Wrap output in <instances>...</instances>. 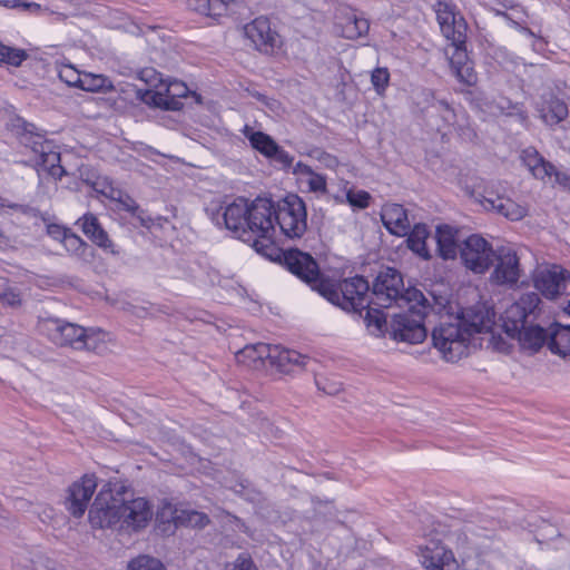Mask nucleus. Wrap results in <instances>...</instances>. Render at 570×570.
I'll list each match as a JSON object with an SVG mask.
<instances>
[{"label": "nucleus", "instance_id": "7", "mask_svg": "<svg viewBox=\"0 0 570 570\" xmlns=\"http://www.w3.org/2000/svg\"><path fill=\"white\" fill-rule=\"evenodd\" d=\"M433 346L446 362H458L468 355L470 337L460 315H442L432 331Z\"/></svg>", "mask_w": 570, "mask_h": 570}, {"label": "nucleus", "instance_id": "29", "mask_svg": "<svg viewBox=\"0 0 570 570\" xmlns=\"http://www.w3.org/2000/svg\"><path fill=\"white\" fill-rule=\"evenodd\" d=\"M82 232L99 247L109 249L112 247V242L109 239L107 233L100 226L97 217L92 214H86L78 220Z\"/></svg>", "mask_w": 570, "mask_h": 570}, {"label": "nucleus", "instance_id": "47", "mask_svg": "<svg viewBox=\"0 0 570 570\" xmlns=\"http://www.w3.org/2000/svg\"><path fill=\"white\" fill-rule=\"evenodd\" d=\"M347 200L348 203L354 206V207H357V208H366L370 204V194L367 191H364V190H358V191H348L347 195Z\"/></svg>", "mask_w": 570, "mask_h": 570}, {"label": "nucleus", "instance_id": "60", "mask_svg": "<svg viewBox=\"0 0 570 570\" xmlns=\"http://www.w3.org/2000/svg\"><path fill=\"white\" fill-rule=\"evenodd\" d=\"M138 218L144 227H150L151 218H145L142 216H138Z\"/></svg>", "mask_w": 570, "mask_h": 570}, {"label": "nucleus", "instance_id": "26", "mask_svg": "<svg viewBox=\"0 0 570 570\" xmlns=\"http://www.w3.org/2000/svg\"><path fill=\"white\" fill-rule=\"evenodd\" d=\"M548 348L562 358L570 357V325L558 322L549 325Z\"/></svg>", "mask_w": 570, "mask_h": 570}, {"label": "nucleus", "instance_id": "10", "mask_svg": "<svg viewBox=\"0 0 570 570\" xmlns=\"http://www.w3.org/2000/svg\"><path fill=\"white\" fill-rule=\"evenodd\" d=\"M275 222L288 238H301L307 229L305 203L297 195L289 194L275 205Z\"/></svg>", "mask_w": 570, "mask_h": 570}, {"label": "nucleus", "instance_id": "23", "mask_svg": "<svg viewBox=\"0 0 570 570\" xmlns=\"http://www.w3.org/2000/svg\"><path fill=\"white\" fill-rule=\"evenodd\" d=\"M268 354L267 362L283 373L292 372L294 366H305L308 360L307 356L279 345H269Z\"/></svg>", "mask_w": 570, "mask_h": 570}, {"label": "nucleus", "instance_id": "38", "mask_svg": "<svg viewBox=\"0 0 570 570\" xmlns=\"http://www.w3.org/2000/svg\"><path fill=\"white\" fill-rule=\"evenodd\" d=\"M179 518V525L185 527L202 529L209 523V518L207 514L191 509H181Z\"/></svg>", "mask_w": 570, "mask_h": 570}, {"label": "nucleus", "instance_id": "56", "mask_svg": "<svg viewBox=\"0 0 570 570\" xmlns=\"http://www.w3.org/2000/svg\"><path fill=\"white\" fill-rule=\"evenodd\" d=\"M294 173L303 174V175H308L309 176L313 171H312V169L307 165H304L302 163H297L295 168H294Z\"/></svg>", "mask_w": 570, "mask_h": 570}, {"label": "nucleus", "instance_id": "8", "mask_svg": "<svg viewBox=\"0 0 570 570\" xmlns=\"http://www.w3.org/2000/svg\"><path fill=\"white\" fill-rule=\"evenodd\" d=\"M275 205L271 199L256 198L249 205L246 236L256 252L267 255L275 235Z\"/></svg>", "mask_w": 570, "mask_h": 570}, {"label": "nucleus", "instance_id": "37", "mask_svg": "<svg viewBox=\"0 0 570 570\" xmlns=\"http://www.w3.org/2000/svg\"><path fill=\"white\" fill-rule=\"evenodd\" d=\"M445 112H446V115H444L443 118L446 121H451L452 119H454L452 125L459 129V131L463 138L471 140L476 136L474 129L471 128L469 124L465 125L462 121H460L459 119H456L459 117L461 118V120H463L465 118V109H459V114H456L455 109L448 108V109H445Z\"/></svg>", "mask_w": 570, "mask_h": 570}, {"label": "nucleus", "instance_id": "39", "mask_svg": "<svg viewBox=\"0 0 570 570\" xmlns=\"http://www.w3.org/2000/svg\"><path fill=\"white\" fill-rule=\"evenodd\" d=\"M180 511L181 509H177L173 503L164 501L156 512V520L161 523L179 525Z\"/></svg>", "mask_w": 570, "mask_h": 570}, {"label": "nucleus", "instance_id": "13", "mask_svg": "<svg viewBox=\"0 0 570 570\" xmlns=\"http://www.w3.org/2000/svg\"><path fill=\"white\" fill-rule=\"evenodd\" d=\"M533 285L546 298L556 299L566 294L570 273L560 265H541L532 276Z\"/></svg>", "mask_w": 570, "mask_h": 570}, {"label": "nucleus", "instance_id": "41", "mask_svg": "<svg viewBox=\"0 0 570 570\" xmlns=\"http://www.w3.org/2000/svg\"><path fill=\"white\" fill-rule=\"evenodd\" d=\"M538 117L549 126L558 125L568 116V109H538Z\"/></svg>", "mask_w": 570, "mask_h": 570}, {"label": "nucleus", "instance_id": "28", "mask_svg": "<svg viewBox=\"0 0 570 570\" xmlns=\"http://www.w3.org/2000/svg\"><path fill=\"white\" fill-rule=\"evenodd\" d=\"M49 233H57L62 236L61 242L65 248L76 255L77 257L88 262L92 255V248L85 243L79 236L68 233L67 230H60L57 226L49 227Z\"/></svg>", "mask_w": 570, "mask_h": 570}, {"label": "nucleus", "instance_id": "44", "mask_svg": "<svg viewBox=\"0 0 570 570\" xmlns=\"http://www.w3.org/2000/svg\"><path fill=\"white\" fill-rule=\"evenodd\" d=\"M390 73L386 68H376L371 75V81L377 94H382L387 87Z\"/></svg>", "mask_w": 570, "mask_h": 570}, {"label": "nucleus", "instance_id": "3", "mask_svg": "<svg viewBox=\"0 0 570 570\" xmlns=\"http://www.w3.org/2000/svg\"><path fill=\"white\" fill-rule=\"evenodd\" d=\"M541 298L537 293L523 294L518 301L509 305L501 315L502 330L515 338L520 347L530 353L539 352L548 346L549 326L538 322L541 313Z\"/></svg>", "mask_w": 570, "mask_h": 570}, {"label": "nucleus", "instance_id": "17", "mask_svg": "<svg viewBox=\"0 0 570 570\" xmlns=\"http://www.w3.org/2000/svg\"><path fill=\"white\" fill-rule=\"evenodd\" d=\"M463 324V328L469 333L471 338L474 334L489 335V342L494 337L493 328L495 326V312L484 305L476 304L460 315Z\"/></svg>", "mask_w": 570, "mask_h": 570}, {"label": "nucleus", "instance_id": "64", "mask_svg": "<svg viewBox=\"0 0 570 570\" xmlns=\"http://www.w3.org/2000/svg\"><path fill=\"white\" fill-rule=\"evenodd\" d=\"M556 107H566L564 102L558 104Z\"/></svg>", "mask_w": 570, "mask_h": 570}, {"label": "nucleus", "instance_id": "54", "mask_svg": "<svg viewBox=\"0 0 570 570\" xmlns=\"http://www.w3.org/2000/svg\"><path fill=\"white\" fill-rule=\"evenodd\" d=\"M0 301L9 305H16L20 303L19 295L13 292L0 293Z\"/></svg>", "mask_w": 570, "mask_h": 570}, {"label": "nucleus", "instance_id": "34", "mask_svg": "<svg viewBox=\"0 0 570 570\" xmlns=\"http://www.w3.org/2000/svg\"><path fill=\"white\" fill-rule=\"evenodd\" d=\"M363 311H365L364 321L370 332L376 336L383 335L386 328V317L383 312L379 308L371 307V305Z\"/></svg>", "mask_w": 570, "mask_h": 570}, {"label": "nucleus", "instance_id": "62", "mask_svg": "<svg viewBox=\"0 0 570 570\" xmlns=\"http://www.w3.org/2000/svg\"><path fill=\"white\" fill-rule=\"evenodd\" d=\"M26 503H27V502H26L24 500H19V501L17 502V505H18L20 509H22V508H24Z\"/></svg>", "mask_w": 570, "mask_h": 570}, {"label": "nucleus", "instance_id": "4", "mask_svg": "<svg viewBox=\"0 0 570 570\" xmlns=\"http://www.w3.org/2000/svg\"><path fill=\"white\" fill-rule=\"evenodd\" d=\"M137 79L141 80L146 88H137L126 83L120 91L125 99H135L147 107H184L177 99L185 98L189 105H203V97L195 90L177 79H165L153 67H146L136 71Z\"/></svg>", "mask_w": 570, "mask_h": 570}, {"label": "nucleus", "instance_id": "49", "mask_svg": "<svg viewBox=\"0 0 570 570\" xmlns=\"http://www.w3.org/2000/svg\"><path fill=\"white\" fill-rule=\"evenodd\" d=\"M308 186L312 191L322 193L326 189L325 178L321 175L312 173L308 177Z\"/></svg>", "mask_w": 570, "mask_h": 570}, {"label": "nucleus", "instance_id": "2", "mask_svg": "<svg viewBox=\"0 0 570 570\" xmlns=\"http://www.w3.org/2000/svg\"><path fill=\"white\" fill-rule=\"evenodd\" d=\"M154 511L148 500L136 498L125 501L120 491L106 483L89 509V522L94 528H114L139 531L148 525Z\"/></svg>", "mask_w": 570, "mask_h": 570}, {"label": "nucleus", "instance_id": "46", "mask_svg": "<svg viewBox=\"0 0 570 570\" xmlns=\"http://www.w3.org/2000/svg\"><path fill=\"white\" fill-rule=\"evenodd\" d=\"M100 335H101L100 330H95V328L86 330V334L81 338L85 343V346L81 350L98 352L100 348V343H101Z\"/></svg>", "mask_w": 570, "mask_h": 570}, {"label": "nucleus", "instance_id": "42", "mask_svg": "<svg viewBox=\"0 0 570 570\" xmlns=\"http://www.w3.org/2000/svg\"><path fill=\"white\" fill-rule=\"evenodd\" d=\"M368 21L364 18H354L353 21L348 22L345 27L347 38H357L365 35L368 31Z\"/></svg>", "mask_w": 570, "mask_h": 570}, {"label": "nucleus", "instance_id": "45", "mask_svg": "<svg viewBox=\"0 0 570 570\" xmlns=\"http://www.w3.org/2000/svg\"><path fill=\"white\" fill-rule=\"evenodd\" d=\"M82 73H80L72 66H62L59 70V78L68 86L79 87Z\"/></svg>", "mask_w": 570, "mask_h": 570}, {"label": "nucleus", "instance_id": "61", "mask_svg": "<svg viewBox=\"0 0 570 570\" xmlns=\"http://www.w3.org/2000/svg\"><path fill=\"white\" fill-rule=\"evenodd\" d=\"M257 100L263 104V105H266V106H269V102L267 100V97L263 96V95H258L257 97Z\"/></svg>", "mask_w": 570, "mask_h": 570}, {"label": "nucleus", "instance_id": "40", "mask_svg": "<svg viewBox=\"0 0 570 570\" xmlns=\"http://www.w3.org/2000/svg\"><path fill=\"white\" fill-rule=\"evenodd\" d=\"M127 570H166L164 564L151 557L139 556L131 560L128 564Z\"/></svg>", "mask_w": 570, "mask_h": 570}, {"label": "nucleus", "instance_id": "27", "mask_svg": "<svg viewBox=\"0 0 570 570\" xmlns=\"http://www.w3.org/2000/svg\"><path fill=\"white\" fill-rule=\"evenodd\" d=\"M521 160L538 179H544L546 177L550 178L554 171V166L544 160V158L532 147L522 150Z\"/></svg>", "mask_w": 570, "mask_h": 570}, {"label": "nucleus", "instance_id": "53", "mask_svg": "<svg viewBox=\"0 0 570 570\" xmlns=\"http://www.w3.org/2000/svg\"><path fill=\"white\" fill-rule=\"evenodd\" d=\"M552 176H554L556 183H558L560 186L567 188L570 191V176H568L564 173H560L554 168V171L552 173Z\"/></svg>", "mask_w": 570, "mask_h": 570}, {"label": "nucleus", "instance_id": "16", "mask_svg": "<svg viewBox=\"0 0 570 570\" xmlns=\"http://www.w3.org/2000/svg\"><path fill=\"white\" fill-rule=\"evenodd\" d=\"M42 327L49 340L59 346H69L75 350H81L85 346L81 338L86 334V328L82 326L61 320H46Z\"/></svg>", "mask_w": 570, "mask_h": 570}, {"label": "nucleus", "instance_id": "35", "mask_svg": "<svg viewBox=\"0 0 570 570\" xmlns=\"http://www.w3.org/2000/svg\"><path fill=\"white\" fill-rule=\"evenodd\" d=\"M28 57L29 55L24 49L13 48L0 41V65L20 67Z\"/></svg>", "mask_w": 570, "mask_h": 570}, {"label": "nucleus", "instance_id": "59", "mask_svg": "<svg viewBox=\"0 0 570 570\" xmlns=\"http://www.w3.org/2000/svg\"><path fill=\"white\" fill-rule=\"evenodd\" d=\"M322 389L327 394H335L340 391V387H337V386H330L328 389H326V387H322Z\"/></svg>", "mask_w": 570, "mask_h": 570}, {"label": "nucleus", "instance_id": "20", "mask_svg": "<svg viewBox=\"0 0 570 570\" xmlns=\"http://www.w3.org/2000/svg\"><path fill=\"white\" fill-rule=\"evenodd\" d=\"M445 53L450 57V66L455 77L468 86L474 85L478 77L473 63L468 57L465 45L446 48Z\"/></svg>", "mask_w": 570, "mask_h": 570}, {"label": "nucleus", "instance_id": "21", "mask_svg": "<svg viewBox=\"0 0 570 570\" xmlns=\"http://www.w3.org/2000/svg\"><path fill=\"white\" fill-rule=\"evenodd\" d=\"M476 199L487 210H494L511 220H520L527 215V208L503 196L478 195Z\"/></svg>", "mask_w": 570, "mask_h": 570}, {"label": "nucleus", "instance_id": "58", "mask_svg": "<svg viewBox=\"0 0 570 570\" xmlns=\"http://www.w3.org/2000/svg\"><path fill=\"white\" fill-rule=\"evenodd\" d=\"M239 487L242 488L240 490H236L237 493L239 494H243V495H246V498L250 501H255L256 500V497L258 495V493H256L255 495H249L247 493H244V491L246 490V485H244L243 483L239 484Z\"/></svg>", "mask_w": 570, "mask_h": 570}, {"label": "nucleus", "instance_id": "25", "mask_svg": "<svg viewBox=\"0 0 570 570\" xmlns=\"http://www.w3.org/2000/svg\"><path fill=\"white\" fill-rule=\"evenodd\" d=\"M435 239L439 255L443 259H454L460 254L461 242L458 238V230L449 225H441L436 228Z\"/></svg>", "mask_w": 570, "mask_h": 570}, {"label": "nucleus", "instance_id": "12", "mask_svg": "<svg viewBox=\"0 0 570 570\" xmlns=\"http://www.w3.org/2000/svg\"><path fill=\"white\" fill-rule=\"evenodd\" d=\"M249 205L246 199L237 198L225 207L220 206L218 209H207V212L216 224L219 225L222 218L226 229L243 242L250 243V238L246 236Z\"/></svg>", "mask_w": 570, "mask_h": 570}, {"label": "nucleus", "instance_id": "33", "mask_svg": "<svg viewBox=\"0 0 570 570\" xmlns=\"http://www.w3.org/2000/svg\"><path fill=\"white\" fill-rule=\"evenodd\" d=\"M244 135L250 141L252 147L263 155L272 157L275 154L277 144L268 135L262 131H254L248 126H245Z\"/></svg>", "mask_w": 570, "mask_h": 570}, {"label": "nucleus", "instance_id": "50", "mask_svg": "<svg viewBox=\"0 0 570 570\" xmlns=\"http://www.w3.org/2000/svg\"><path fill=\"white\" fill-rule=\"evenodd\" d=\"M498 16H501L503 19H505L510 27L519 30L520 32H522L529 37H535L534 32L531 29L521 26L520 22L514 20L509 13L498 12Z\"/></svg>", "mask_w": 570, "mask_h": 570}, {"label": "nucleus", "instance_id": "5", "mask_svg": "<svg viewBox=\"0 0 570 570\" xmlns=\"http://www.w3.org/2000/svg\"><path fill=\"white\" fill-rule=\"evenodd\" d=\"M414 302L404 304L407 307V312L395 314L391 322L389 334L390 336L399 342H405L409 344H419L426 337V328L424 320L430 316L431 313L439 314L445 307L442 298H436L434 295H425V301L422 304L413 306Z\"/></svg>", "mask_w": 570, "mask_h": 570}, {"label": "nucleus", "instance_id": "55", "mask_svg": "<svg viewBox=\"0 0 570 570\" xmlns=\"http://www.w3.org/2000/svg\"><path fill=\"white\" fill-rule=\"evenodd\" d=\"M13 524V521L11 520L9 513L7 512H0V525L4 528H10Z\"/></svg>", "mask_w": 570, "mask_h": 570}, {"label": "nucleus", "instance_id": "48", "mask_svg": "<svg viewBox=\"0 0 570 570\" xmlns=\"http://www.w3.org/2000/svg\"><path fill=\"white\" fill-rule=\"evenodd\" d=\"M229 570H258L252 558L246 553H240L230 564Z\"/></svg>", "mask_w": 570, "mask_h": 570}, {"label": "nucleus", "instance_id": "52", "mask_svg": "<svg viewBox=\"0 0 570 570\" xmlns=\"http://www.w3.org/2000/svg\"><path fill=\"white\" fill-rule=\"evenodd\" d=\"M122 309L125 312H128L130 313L131 315L136 316V317H139V318H144L147 316L148 314V311L146 307L144 306H138V305H134V304H130V303H126L124 306H122Z\"/></svg>", "mask_w": 570, "mask_h": 570}, {"label": "nucleus", "instance_id": "15", "mask_svg": "<svg viewBox=\"0 0 570 570\" xmlns=\"http://www.w3.org/2000/svg\"><path fill=\"white\" fill-rule=\"evenodd\" d=\"M491 281L498 285L513 286L521 276L520 262L517 253L510 247L495 249V259Z\"/></svg>", "mask_w": 570, "mask_h": 570}, {"label": "nucleus", "instance_id": "9", "mask_svg": "<svg viewBox=\"0 0 570 570\" xmlns=\"http://www.w3.org/2000/svg\"><path fill=\"white\" fill-rule=\"evenodd\" d=\"M11 131L19 138L20 144L30 147L41 157L42 165L46 166L51 176L61 178L66 171L60 163V154L51 149V144L43 139V135L38 128L22 118H14L9 124Z\"/></svg>", "mask_w": 570, "mask_h": 570}, {"label": "nucleus", "instance_id": "24", "mask_svg": "<svg viewBox=\"0 0 570 570\" xmlns=\"http://www.w3.org/2000/svg\"><path fill=\"white\" fill-rule=\"evenodd\" d=\"M420 560L428 570H444L453 562V553L439 542L420 547Z\"/></svg>", "mask_w": 570, "mask_h": 570}, {"label": "nucleus", "instance_id": "36", "mask_svg": "<svg viewBox=\"0 0 570 570\" xmlns=\"http://www.w3.org/2000/svg\"><path fill=\"white\" fill-rule=\"evenodd\" d=\"M79 88L86 91H99L111 89L112 83L107 77L102 75L82 73Z\"/></svg>", "mask_w": 570, "mask_h": 570}, {"label": "nucleus", "instance_id": "19", "mask_svg": "<svg viewBox=\"0 0 570 570\" xmlns=\"http://www.w3.org/2000/svg\"><path fill=\"white\" fill-rule=\"evenodd\" d=\"M96 488L97 480L95 475H83L79 481L70 485L66 508L75 518L83 515Z\"/></svg>", "mask_w": 570, "mask_h": 570}, {"label": "nucleus", "instance_id": "57", "mask_svg": "<svg viewBox=\"0 0 570 570\" xmlns=\"http://www.w3.org/2000/svg\"><path fill=\"white\" fill-rule=\"evenodd\" d=\"M124 208L128 212L135 213L138 209L137 204L128 198L127 202H122Z\"/></svg>", "mask_w": 570, "mask_h": 570}, {"label": "nucleus", "instance_id": "30", "mask_svg": "<svg viewBox=\"0 0 570 570\" xmlns=\"http://www.w3.org/2000/svg\"><path fill=\"white\" fill-rule=\"evenodd\" d=\"M234 0H188V8L200 14L218 18L227 13Z\"/></svg>", "mask_w": 570, "mask_h": 570}, {"label": "nucleus", "instance_id": "11", "mask_svg": "<svg viewBox=\"0 0 570 570\" xmlns=\"http://www.w3.org/2000/svg\"><path fill=\"white\" fill-rule=\"evenodd\" d=\"M462 264L475 274H484L495 259V249L482 236L470 235L460 244Z\"/></svg>", "mask_w": 570, "mask_h": 570}, {"label": "nucleus", "instance_id": "6", "mask_svg": "<svg viewBox=\"0 0 570 570\" xmlns=\"http://www.w3.org/2000/svg\"><path fill=\"white\" fill-rule=\"evenodd\" d=\"M372 305L380 308H389L392 305L404 307V304L414 302L413 306L422 304L425 295L416 288H404L401 273L396 269L387 267L381 271L375 278L372 289Z\"/></svg>", "mask_w": 570, "mask_h": 570}, {"label": "nucleus", "instance_id": "18", "mask_svg": "<svg viewBox=\"0 0 570 570\" xmlns=\"http://www.w3.org/2000/svg\"><path fill=\"white\" fill-rule=\"evenodd\" d=\"M244 33L254 47L265 53L273 52L281 43L278 33L265 17H258L244 27Z\"/></svg>", "mask_w": 570, "mask_h": 570}, {"label": "nucleus", "instance_id": "32", "mask_svg": "<svg viewBox=\"0 0 570 570\" xmlns=\"http://www.w3.org/2000/svg\"><path fill=\"white\" fill-rule=\"evenodd\" d=\"M268 351L269 344L257 343L247 345L236 354V358L239 363H244L248 366H256L257 362L262 364L267 362V356L269 355Z\"/></svg>", "mask_w": 570, "mask_h": 570}, {"label": "nucleus", "instance_id": "22", "mask_svg": "<svg viewBox=\"0 0 570 570\" xmlns=\"http://www.w3.org/2000/svg\"><path fill=\"white\" fill-rule=\"evenodd\" d=\"M384 227L395 236H406L411 228L406 209L400 204H385L381 210Z\"/></svg>", "mask_w": 570, "mask_h": 570}, {"label": "nucleus", "instance_id": "51", "mask_svg": "<svg viewBox=\"0 0 570 570\" xmlns=\"http://www.w3.org/2000/svg\"><path fill=\"white\" fill-rule=\"evenodd\" d=\"M271 158H274L277 163L282 164L284 167H289L293 164V157H291L286 151L281 149L278 146L276 148L275 154Z\"/></svg>", "mask_w": 570, "mask_h": 570}, {"label": "nucleus", "instance_id": "43", "mask_svg": "<svg viewBox=\"0 0 570 570\" xmlns=\"http://www.w3.org/2000/svg\"><path fill=\"white\" fill-rule=\"evenodd\" d=\"M0 6L30 13H38L41 10V6L39 3L29 2L26 0H0Z\"/></svg>", "mask_w": 570, "mask_h": 570}, {"label": "nucleus", "instance_id": "1", "mask_svg": "<svg viewBox=\"0 0 570 570\" xmlns=\"http://www.w3.org/2000/svg\"><path fill=\"white\" fill-rule=\"evenodd\" d=\"M284 261L293 274L311 285L312 289L317 291L333 305L360 315L365 307L372 305L368 297V282L362 276L345 278L337 284L332 283L321 277L318 266L311 255L297 249L288 250L284 255Z\"/></svg>", "mask_w": 570, "mask_h": 570}, {"label": "nucleus", "instance_id": "31", "mask_svg": "<svg viewBox=\"0 0 570 570\" xmlns=\"http://www.w3.org/2000/svg\"><path fill=\"white\" fill-rule=\"evenodd\" d=\"M406 244L407 247L415 253L417 256L429 259L431 257L430 252L426 247V239L430 236V232L428 230L426 225L424 224H415L406 235Z\"/></svg>", "mask_w": 570, "mask_h": 570}, {"label": "nucleus", "instance_id": "14", "mask_svg": "<svg viewBox=\"0 0 570 570\" xmlns=\"http://www.w3.org/2000/svg\"><path fill=\"white\" fill-rule=\"evenodd\" d=\"M435 13L442 35L450 41L448 48L465 45L468 24L456 7L446 1H439Z\"/></svg>", "mask_w": 570, "mask_h": 570}, {"label": "nucleus", "instance_id": "63", "mask_svg": "<svg viewBox=\"0 0 570 570\" xmlns=\"http://www.w3.org/2000/svg\"><path fill=\"white\" fill-rule=\"evenodd\" d=\"M564 309L570 315V299H569V303H568V305H567V307Z\"/></svg>", "mask_w": 570, "mask_h": 570}]
</instances>
